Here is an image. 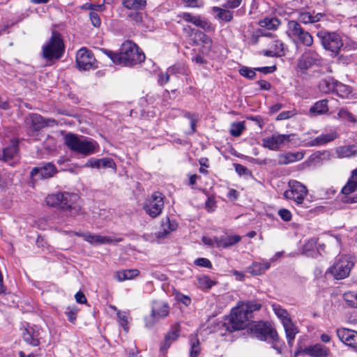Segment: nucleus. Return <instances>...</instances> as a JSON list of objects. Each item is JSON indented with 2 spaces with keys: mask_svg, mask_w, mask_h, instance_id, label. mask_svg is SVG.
Masks as SVG:
<instances>
[{
  "mask_svg": "<svg viewBox=\"0 0 357 357\" xmlns=\"http://www.w3.org/2000/svg\"><path fill=\"white\" fill-rule=\"evenodd\" d=\"M241 238L239 235L221 236L218 241L217 248H227L240 242Z\"/></svg>",
  "mask_w": 357,
  "mask_h": 357,
  "instance_id": "bb28decb",
  "label": "nucleus"
},
{
  "mask_svg": "<svg viewBox=\"0 0 357 357\" xmlns=\"http://www.w3.org/2000/svg\"><path fill=\"white\" fill-rule=\"evenodd\" d=\"M312 14L309 12L301 13L299 15V20L303 24L313 23Z\"/></svg>",
  "mask_w": 357,
  "mask_h": 357,
  "instance_id": "4d7b16f0",
  "label": "nucleus"
},
{
  "mask_svg": "<svg viewBox=\"0 0 357 357\" xmlns=\"http://www.w3.org/2000/svg\"><path fill=\"white\" fill-rule=\"evenodd\" d=\"M249 319L243 310L238 305L232 309L229 316L222 324V327L229 332L242 330L247 326Z\"/></svg>",
  "mask_w": 357,
  "mask_h": 357,
  "instance_id": "423d86ee",
  "label": "nucleus"
},
{
  "mask_svg": "<svg viewBox=\"0 0 357 357\" xmlns=\"http://www.w3.org/2000/svg\"><path fill=\"white\" fill-rule=\"evenodd\" d=\"M308 194L307 188L296 180H290L288 183V189L284 192V197L294 201L296 205L301 206Z\"/></svg>",
  "mask_w": 357,
  "mask_h": 357,
  "instance_id": "0eeeda50",
  "label": "nucleus"
},
{
  "mask_svg": "<svg viewBox=\"0 0 357 357\" xmlns=\"http://www.w3.org/2000/svg\"><path fill=\"white\" fill-rule=\"evenodd\" d=\"M242 1L243 0H225V3L224 6L226 8L234 9L238 8L241 5Z\"/></svg>",
  "mask_w": 357,
  "mask_h": 357,
  "instance_id": "052dcab7",
  "label": "nucleus"
},
{
  "mask_svg": "<svg viewBox=\"0 0 357 357\" xmlns=\"http://www.w3.org/2000/svg\"><path fill=\"white\" fill-rule=\"evenodd\" d=\"M336 334L342 343L357 350V331L347 328H338Z\"/></svg>",
  "mask_w": 357,
  "mask_h": 357,
  "instance_id": "a211bd4d",
  "label": "nucleus"
},
{
  "mask_svg": "<svg viewBox=\"0 0 357 357\" xmlns=\"http://www.w3.org/2000/svg\"><path fill=\"white\" fill-rule=\"evenodd\" d=\"M77 313L78 308L75 305L68 306V307H66L65 311V314L68 317V320L72 324H74L75 322Z\"/></svg>",
  "mask_w": 357,
  "mask_h": 357,
  "instance_id": "49530a36",
  "label": "nucleus"
},
{
  "mask_svg": "<svg viewBox=\"0 0 357 357\" xmlns=\"http://www.w3.org/2000/svg\"><path fill=\"white\" fill-rule=\"evenodd\" d=\"M292 135L278 134L273 135L271 137H266L262 139L264 147L270 150H278L281 145L288 143L291 139Z\"/></svg>",
  "mask_w": 357,
  "mask_h": 357,
  "instance_id": "f3484780",
  "label": "nucleus"
},
{
  "mask_svg": "<svg viewBox=\"0 0 357 357\" xmlns=\"http://www.w3.org/2000/svg\"><path fill=\"white\" fill-rule=\"evenodd\" d=\"M162 230L157 234L158 238H165L171 231L176 229L177 224L174 221H170L169 218H166L162 223Z\"/></svg>",
  "mask_w": 357,
  "mask_h": 357,
  "instance_id": "c756f323",
  "label": "nucleus"
},
{
  "mask_svg": "<svg viewBox=\"0 0 357 357\" xmlns=\"http://www.w3.org/2000/svg\"><path fill=\"white\" fill-rule=\"evenodd\" d=\"M123 241L122 238L112 236L99 235V245L100 244H116Z\"/></svg>",
  "mask_w": 357,
  "mask_h": 357,
  "instance_id": "a18cd8bd",
  "label": "nucleus"
},
{
  "mask_svg": "<svg viewBox=\"0 0 357 357\" xmlns=\"http://www.w3.org/2000/svg\"><path fill=\"white\" fill-rule=\"evenodd\" d=\"M251 332L253 337L260 340H266L270 338L273 342H278L279 340L277 331L269 325L264 323H259L254 326L251 328Z\"/></svg>",
  "mask_w": 357,
  "mask_h": 357,
  "instance_id": "4468645a",
  "label": "nucleus"
},
{
  "mask_svg": "<svg viewBox=\"0 0 357 357\" xmlns=\"http://www.w3.org/2000/svg\"><path fill=\"white\" fill-rule=\"evenodd\" d=\"M303 155L300 153H287L286 154L279 155L278 163L280 165H287L296 161L301 160Z\"/></svg>",
  "mask_w": 357,
  "mask_h": 357,
  "instance_id": "72a5a7b5",
  "label": "nucleus"
},
{
  "mask_svg": "<svg viewBox=\"0 0 357 357\" xmlns=\"http://www.w3.org/2000/svg\"><path fill=\"white\" fill-rule=\"evenodd\" d=\"M338 158H349L357 154L356 145H347L339 146L335 149Z\"/></svg>",
  "mask_w": 357,
  "mask_h": 357,
  "instance_id": "c85d7f7f",
  "label": "nucleus"
},
{
  "mask_svg": "<svg viewBox=\"0 0 357 357\" xmlns=\"http://www.w3.org/2000/svg\"><path fill=\"white\" fill-rule=\"evenodd\" d=\"M138 10L131 12L128 14V17L135 23H140L142 20V15L137 12Z\"/></svg>",
  "mask_w": 357,
  "mask_h": 357,
  "instance_id": "0e129e2a",
  "label": "nucleus"
},
{
  "mask_svg": "<svg viewBox=\"0 0 357 357\" xmlns=\"http://www.w3.org/2000/svg\"><path fill=\"white\" fill-rule=\"evenodd\" d=\"M284 45L279 40H273L270 46V49L264 52V55L270 57H280L284 56Z\"/></svg>",
  "mask_w": 357,
  "mask_h": 357,
  "instance_id": "5701e85b",
  "label": "nucleus"
},
{
  "mask_svg": "<svg viewBox=\"0 0 357 357\" xmlns=\"http://www.w3.org/2000/svg\"><path fill=\"white\" fill-rule=\"evenodd\" d=\"M241 310L250 318L251 314L256 310H260L261 304L257 301H250L238 305Z\"/></svg>",
  "mask_w": 357,
  "mask_h": 357,
  "instance_id": "473e14b6",
  "label": "nucleus"
},
{
  "mask_svg": "<svg viewBox=\"0 0 357 357\" xmlns=\"http://www.w3.org/2000/svg\"><path fill=\"white\" fill-rule=\"evenodd\" d=\"M117 317L119 319V324L123 328L124 331L127 333L128 331V314L126 312H117Z\"/></svg>",
  "mask_w": 357,
  "mask_h": 357,
  "instance_id": "de8ad7c7",
  "label": "nucleus"
},
{
  "mask_svg": "<svg viewBox=\"0 0 357 357\" xmlns=\"http://www.w3.org/2000/svg\"><path fill=\"white\" fill-rule=\"evenodd\" d=\"M294 115V114L291 111H284L278 114V116L276 118V120L280 121L288 119L293 116Z\"/></svg>",
  "mask_w": 357,
  "mask_h": 357,
  "instance_id": "338daca9",
  "label": "nucleus"
},
{
  "mask_svg": "<svg viewBox=\"0 0 357 357\" xmlns=\"http://www.w3.org/2000/svg\"><path fill=\"white\" fill-rule=\"evenodd\" d=\"M26 123L33 130H39L47 126L49 123L39 114H33L26 119Z\"/></svg>",
  "mask_w": 357,
  "mask_h": 357,
  "instance_id": "b1692460",
  "label": "nucleus"
},
{
  "mask_svg": "<svg viewBox=\"0 0 357 357\" xmlns=\"http://www.w3.org/2000/svg\"><path fill=\"white\" fill-rule=\"evenodd\" d=\"M353 266V262L348 256H340L330 268L331 274L337 280L347 277Z\"/></svg>",
  "mask_w": 357,
  "mask_h": 357,
  "instance_id": "9b49d317",
  "label": "nucleus"
},
{
  "mask_svg": "<svg viewBox=\"0 0 357 357\" xmlns=\"http://www.w3.org/2000/svg\"><path fill=\"white\" fill-rule=\"evenodd\" d=\"M286 33L296 45L310 47L313 44L312 35L303 29L296 21L291 20L288 22Z\"/></svg>",
  "mask_w": 357,
  "mask_h": 357,
  "instance_id": "39448f33",
  "label": "nucleus"
},
{
  "mask_svg": "<svg viewBox=\"0 0 357 357\" xmlns=\"http://www.w3.org/2000/svg\"><path fill=\"white\" fill-rule=\"evenodd\" d=\"M169 313V305L164 301L153 302L151 313L145 318V326L148 328H152L160 319L166 318Z\"/></svg>",
  "mask_w": 357,
  "mask_h": 357,
  "instance_id": "1a4fd4ad",
  "label": "nucleus"
},
{
  "mask_svg": "<svg viewBox=\"0 0 357 357\" xmlns=\"http://www.w3.org/2000/svg\"><path fill=\"white\" fill-rule=\"evenodd\" d=\"M278 215L280 217V218L285 222H289L292 218L291 211L286 208L280 209L278 211Z\"/></svg>",
  "mask_w": 357,
  "mask_h": 357,
  "instance_id": "13d9d810",
  "label": "nucleus"
},
{
  "mask_svg": "<svg viewBox=\"0 0 357 357\" xmlns=\"http://www.w3.org/2000/svg\"><path fill=\"white\" fill-rule=\"evenodd\" d=\"M64 144L72 151L85 156L96 153L99 151V145L93 139L70 132L65 135Z\"/></svg>",
  "mask_w": 357,
  "mask_h": 357,
  "instance_id": "7ed1b4c3",
  "label": "nucleus"
},
{
  "mask_svg": "<svg viewBox=\"0 0 357 357\" xmlns=\"http://www.w3.org/2000/svg\"><path fill=\"white\" fill-rule=\"evenodd\" d=\"M195 264L202 267L211 268V263L206 258H198L195 260Z\"/></svg>",
  "mask_w": 357,
  "mask_h": 357,
  "instance_id": "680f3d73",
  "label": "nucleus"
},
{
  "mask_svg": "<svg viewBox=\"0 0 357 357\" xmlns=\"http://www.w3.org/2000/svg\"><path fill=\"white\" fill-rule=\"evenodd\" d=\"M146 0H122V5L128 10H139L146 6Z\"/></svg>",
  "mask_w": 357,
  "mask_h": 357,
  "instance_id": "f704fd0d",
  "label": "nucleus"
},
{
  "mask_svg": "<svg viewBox=\"0 0 357 357\" xmlns=\"http://www.w3.org/2000/svg\"><path fill=\"white\" fill-rule=\"evenodd\" d=\"M47 206L60 209L67 215L76 218L84 215V212L79 203V196L67 192L52 193L45 197Z\"/></svg>",
  "mask_w": 357,
  "mask_h": 357,
  "instance_id": "f257e3e1",
  "label": "nucleus"
},
{
  "mask_svg": "<svg viewBox=\"0 0 357 357\" xmlns=\"http://www.w3.org/2000/svg\"><path fill=\"white\" fill-rule=\"evenodd\" d=\"M270 267V261L262 260L259 262H253L252 265L248 268V271L252 275H260L264 273Z\"/></svg>",
  "mask_w": 357,
  "mask_h": 357,
  "instance_id": "393cba45",
  "label": "nucleus"
},
{
  "mask_svg": "<svg viewBox=\"0 0 357 357\" xmlns=\"http://www.w3.org/2000/svg\"><path fill=\"white\" fill-rule=\"evenodd\" d=\"M197 36L199 37V40L202 44L201 52L204 54H208L210 52L213 45L211 38L201 31L198 32Z\"/></svg>",
  "mask_w": 357,
  "mask_h": 357,
  "instance_id": "e433bc0d",
  "label": "nucleus"
},
{
  "mask_svg": "<svg viewBox=\"0 0 357 357\" xmlns=\"http://www.w3.org/2000/svg\"><path fill=\"white\" fill-rule=\"evenodd\" d=\"M245 128L243 122L234 123L231 126L229 132L234 137H239Z\"/></svg>",
  "mask_w": 357,
  "mask_h": 357,
  "instance_id": "c03bdc74",
  "label": "nucleus"
},
{
  "mask_svg": "<svg viewBox=\"0 0 357 357\" xmlns=\"http://www.w3.org/2000/svg\"><path fill=\"white\" fill-rule=\"evenodd\" d=\"M271 307L275 314L280 320L282 324L291 319L288 312L285 309L282 308L280 305L274 303Z\"/></svg>",
  "mask_w": 357,
  "mask_h": 357,
  "instance_id": "58836bf2",
  "label": "nucleus"
},
{
  "mask_svg": "<svg viewBox=\"0 0 357 357\" xmlns=\"http://www.w3.org/2000/svg\"><path fill=\"white\" fill-rule=\"evenodd\" d=\"M333 92L336 93L339 96L344 98L350 94L351 90L349 86L337 81Z\"/></svg>",
  "mask_w": 357,
  "mask_h": 357,
  "instance_id": "79ce46f5",
  "label": "nucleus"
},
{
  "mask_svg": "<svg viewBox=\"0 0 357 357\" xmlns=\"http://www.w3.org/2000/svg\"><path fill=\"white\" fill-rule=\"evenodd\" d=\"M179 20L178 23H181V20L186 22L191 23L195 26L202 29L208 32H213L215 31V26L210 22L207 19L202 17L199 15H193L190 13L183 12L177 15Z\"/></svg>",
  "mask_w": 357,
  "mask_h": 357,
  "instance_id": "9d476101",
  "label": "nucleus"
},
{
  "mask_svg": "<svg viewBox=\"0 0 357 357\" xmlns=\"http://www.w3.org/2000/svg\"><path fill=\"white\" fill-rule=\"evenodd\" d=\"M263 23L264 26L268 29H276L280 24V21L275 17L266 18Z\"/></svg>",
  "mask_w": 357,
  "mask_h": 357,
  "instance_id": "09e8293b",
  "label": "nucleus"
},
{
  "mask_svg": "<svg viewBox=\"0 0 357 357\" xmlns=\"http://www.w3.org/2000/svg\"><path fill=\"white\" fill-rule=\"evenodd\" d=\"M87 167L99 169L100 167L115 169L116 165L111 158H103L100 159L91 158L85 165Z\"/></svg>",
  "mask_w": 357,
  "mask_h": 357,
  "instance_id": "412c9836",
  "label": "nucleus"
},
{
  "mask_svg": "<svg viewBox=\"0 0 357 357\" xmlns=\"http://www.w3.org/2000/svg\"><path fill=\"white\" fill-rule=\"evenodd\" d=\"M337 118L342 120H347L348 121H354V118L352 114L346 109L342 108L337 113Z\"/></svg>",
  "mask_w": 357,
  "mask_h": 357,
  "instance_id": "603ef678",
  "label": "nucleus"
},
{
  "mask_svg": "<svg viewBox=\"0 0 357 357\" xmlns=\"http://www.w3.org/2000/svg\"><path fill=\"white\" fill-rule=\"evenodd\" d=\"M343 298L349 306L357 308V291H348L343 294Z\"/></svg>",
  "mask_w": 357,
  "mask_h": 357,
  "instance_id": "a19ab883",
  "label": "nucleus"
},
{
  "mask_svg": "<svg viewBox=\"0 0 357 357\" xmlns=\"http://www.w3.org/2000/svg\"><path fill=\"white\" fill-rule=\"evenodd\" d=\"M82 238L91 245H99V234H92L86 232L84 235H82Z\"/></svg>",
  "mask_w": 357,
  "mask_h": 357,
  "instance_id": "3c124183",
  "label": "nucleus"
},
{
  "mask_svg": "<svg viewBox=\"0 0 357 357\" xmlns=\"http://www.w3.org/2000/svg\"><path fill=\"white\" fill-rule=\"evenodd\" d=\"M183 2L186 3L188 7L191 8H202L204 3L202 0H181Z\"/></svg>",
  "mask_w": 357,
  "mask_h": 357,
  "instance_id": "bf43d9fd",
  "label": "nucleus"
},
{
  "mask_svg": "<svg viewBox=\"0 0 357 357\" xmlns=\"http://www.w3.org/2000/svg\"><path fill=\"white\" fill-rule=\"evenodd\" d=\"M336 82L332 77L323 79L319 84V89L321 91L326 93L333 92Z\"/></svg>",
  "mask_w": 357,
  "mask_h": 357,
  "instance_id": "c9c22d12",
  "label": "nucleus"
},
{
  "mask_svg": "<svg viewBox=\"0 0 357 357\" xmlns=\"http://www.w3.org/2000/svg\"><path fill=\"white\" fill-rule=\"evenodd\" d=\"M357 190V168L351 172V177L347 184L342 188V192L349 195Z\"/></svg>",
  "mask_w": 357,
  "mask_h": 357,
  "instance_id": "cd10ccee",
  "label": "nucleus"
},
{
  "mask_svg": "<svg viewBox=\"0 0 357 357\" xmlns=\"http://www.w3.org/2000/svg\"><path fill=\"white\" fill-rule=\"evenodd\" d=\"M317 238H312L305 241L302 247L301 253L307 256H312V253L316 248Z\"/></svg>",
  "mask_w": 357,
  "mask_h": 357,
  "instance_id": "ea45409f",
  "label": "nucleus"
},
{
  "mask_svg": "<svg viewBox=\"0 0 357 357\" xmlns=\"http://www.w3.org/2000/svg\"><path fill=\"white\" fill-rule=\"evenodd\" d=\"M65 45L63 38L59 33L53 31L51 37L42 47L43 58L47 61L58 60L63 54Z\"/></svg>",
  "mask_w": 357,
  "mask_h": 357,
  "instance_id": "20e7f679",
  "label": "nucleus"
},
{
  "mask_svg": "<svg viewBox=\"0 0 357 357\" xmlns=\"http://www.w3.org/2000/svg\"><path fill=\"white\" fill-rule=\"evenodd\" d=\"M317 36L326 50L331 52L334 56L338 54L343 46V42L339 34L335 32L321 31L317 33Z\"/></svg>",
  "mask_w": 357,
  "mask_h": 357,
  "instance_id": "6e6552de",
  "label": "nucleus"
},
{
  "mask_svg": "<svg viewBox=\"0 0 357 357\" xmlns=\"http://www.w3.org/2000/svg\"><path fill=\"white\" fill-rule=\"evenodd\" d=\"M18 157V141L13 139L11 140V144L3 149L0 152V160L9 162L10 160H15Z\"/></svg>",
  "mask_w": 357,
  "mask_h": 357,
  "instance_id": "6ab92c4d",
  "label": "nucleus"
},
{
  "mask_svg": "<svg viewBox=\"0 0 357 357\" xmlns=\"http://www.w3.org/2000/svg\"><path fill=\"white\" fill-rule=\"evenodd\" d=\"M169 79V73H160L158 75V82L160 84L163 85L168 82Z\"/></svg>",
  "mask_w": 357,
  "mask_h": 357,
  "instance_id": "774afa93",
  "label": "nucleus"
},
{
  "mask_svg": "<svg viewBox=\"0 0 357 357\" xmlns=\"http://www.w3.org/2000/svg\"><path fill=\"white\" fill-rule=\"evenodd\" d=\"M303 352L311 357H328L330 355V349L321 344L307 347Z\"/></svg>",
  "mask_w": 357,
  "mask_h": 357,
  "instance_id": "aec40b11",
  "label": "nucleus"
},
{
  "mask_svg": "<svg viewBox=\"0 0 357 357\" xmlns=\"http://www.w3.org/2000/svg\"><path fill=\"white\" fill-rule=\"evenodd\" d=\"M76 63L80 70H89L97 68L93 54L86 47H82L77 51Z\"/></svg>",
  "mask_w": 357,
  "mask_h": 357,
  "instance_id": "ddd939ff",
  "label": "nucleus"
},
{
  "mask_svg": "<svg viewBox=\"0 0 357 357\" xmlns=\"http://www.w3.org/2000/svg\"><path fill=\"white\" fill-rule=\"evenodd\" d=\"M23 338L28 344L38 346L40 343L37 332L33 328H25L23 332Z\"/></svg>",
  "mask_w": 357,
  "mask_h": 357,
  "instance_id": "2f4dec72",
  "label": "nucleus"
},
{
  "mask_svg": "<svg viewBox=\"0 0 357 357\" xmlns=\"http://www.w3.org/2000/svg\"><path fill=\"white\" fill-rule=\"evenodd\" d=\"M284 327L286 338L287 340L288 345L291 347L296 337V335L298 333V329L293 323L291 319L282 323Z\"/></svg>",
  "mask_w": 357,
  "mask_h": 357,
  "instance_id": "4be33fe9",
  "label": "nucleus"
},
{
  "mask_svg": "<svg viewBox=\"0 0 357 357\" xmlns=\"http://www.w3.org/2000/svg\"><path fill=\"white\" fill-rule=\"evenodd\" d=\"M139 271L137 269H128L117 271L115 274V278L119 282H123L127 280H132L139 275Z\"/></svg>",
  "mask_w": 357,
  "mask_h": 357,
  "instance_id": "7c9ffc66",
  "label": "nucleus"
},
{
  "mask_svg": "<svg viewBox=\"0 0 357 357\" xmlns=\"http://www.w3.org/2000/svg\"><path fill=\"white\" fill-rule=\"evenodd\" d=\"M320 56L314 51L307 50L298 58L297 68L301 70H306L319 63Z\"/></svg>",
  "mask_w": 357,
  "mask_h": 357,
  "instance_id": "dca6fc26",
  "label": "nucleus"
},
{
  "mask_svg": "<svg viewBox=\"0 0 357 357\" xmlns=\"http://www.w3.org/2000/svg\"><path fill=\"white\" fill-rule=\"evenodd\" d=\"M90 19H91V21L93 24V25L96 27H98L100 26V24H101V21H100V19L98 16V15L92 11L90 13Z\"/></svg>",
  "mask_w": 357,
  "mask_h": 357,
  "instance_id": "69168bd1",
  "label": "nucleus"
},
{
  "mask_svg": "<svg viewBox=\"0 0 357 357\" xmlns=\"http://www.w3.org/2000/svg\"><path fill=\"white\" fill-rule=\"evenodd\" d=\"M337 137V134L335 131H331L328 133L321 134L313 140L311 141V146H321L327 144L328 142H332Z\"/></svg>",
  "mask_w": 357,
  "mask_h": 357,
  "instance_id": "a878e982",
  "label": "nucleus"
},
{
  "mask_svg": "<svg viewBox=\"0 0 357 357\" xmlns=\"http://www.w3.org/2000/svg\"><path fill=\"white\" fill-rule=\"evenodd\" d=\"M239 74L249 79H253L256 77L255 70L246 66H243L239 69Z\"/></svg>",
  "mask_w": 357,
  "mask_h": 357,
  "instance_id": "8fccbe9b",
  "label": "nucleus"
},
{
  "mask_svg": "<svg viewBox=\"0 0 357 357\" xmlns=\"http://www.w3.org/2000/svg\"><path fill=\"white\" fill-rule=\"evenodd\" d=\"M219 240V238L217 237H209V236H203L202 241L205 245H208L210 246H215L217 247V243Z\"/></svg>",
  "mask_w": 357,
  "mask_h": 357,
  "instance_id": "e2e57ef3",
  "label": "nucleus"
},
{
  "mask_svg": "<svg viewBox=\"0 0 357 357\" xmlns=\"http://www.w3.org/2000/svg\"><path fill=\"white\" fill-rule=\"evenodd\" d=\"M327 102V100H321L317 101L310 109V112L316 115H320L326 113L328 110Z\"/></svg>",
  "mask_w": 357,
  "mask_h": 357,
  "instance_id": "4c0bfd02",
  "label": "nucleus"
},
{
  "mask_svg": "<svg viewBox=\"0 0 357 357\" xmlns=\"http://www.w3.org/2000/svg\"><path fill=\"white\" fill-rule=\"evenodd\" d=\"M56 173V168L52 163L48 162L33 167L31 172V178L34 181L52 177Z\"/></svg>",
  "mask_w": 357,
  "mask_h": 357,
  "instance_id": "2eb2a0df",
  "label": "nucleus"
},
{
  "mask_svg": "<svg viewBox=\"0 0 357 357\" xmlns=\"http://www.w3.org/2000/svg\"><path fill=\"white\" fill-rule=\"evenodd\" d=\"M200 342L199 340L196 337H193L190 339V357H198L200 354Z\"/></svg>",
  "mask_w": 357,
  "mask_h": 357,
  "instance_id": "37998d69",
  "label": "nucleus"
},
{
  "mask_svg": "<svg viewBox=\"0 0 357 357\" xmlns=\"http://www.w3.org/2000/svg\"><path fill=\"white\" fill-rule=\"evenodd\" d=\"M101 51L116 65L132 66L142 63L145 59L144 54L135 43L130 40H127L122 44L119 53L106 49H102Z\"/></svg>",
  "mask_w": 357,
  "mask_h": 357,
  "instance_id": "f03ea898",
  "label": "nucleus"
},
{
  "mask_svg": "<svg viewBox=\"0 0 357 357\" xmlns=\"http://www.w3.org/2000/svg\"><path fill=\"white\" fill-rule=\"evenodd\" d=\"M219 20L230 22L233 19V13L227 9H224L218 16Z\"/></svg>",
  "mask_w": 357,
  "mask_h": 357,
  "instance_id": "5fc2aeb1",
  "label": "nucleus"
},
{
  "mask_svg": "<svg viewBox=\"0 0 357 357\" xmlns=\"http://www.w3.org/2000/svg\"><path fill=\"white\" fill-rule=\"evenodd\" d=\"M198 281L202 288L210 289L214 284V282L206 276L199 278Z\"/></svg>",
  "mask_w": 357,
  "mask_h": 357,
  "instance_id": "6e6d98bb",
  "label": "nucleus"
},
{
  "mask_svg": "<svg viewBox=\"0 0 357 357\" xmlns=\"http://www.w3.org/2000/svg\"><path fill=\"white\" fill-rule=\"evenodd\" d=\"M185 72V67L183 64L179 63L171 66L168 69V73L171 74H183Z\"/></svg>",
  "mask_w": 357,
  "mask_h": 357,
  "instance_id": "864d4df0",
  "label": "nucleus"
},
{
  "mask_svg": "<svg viewBox=\"0 0 357 357\" xmlns=\"http://www.w3.org/2000/svg\"><path fill=\"white\" fill-rule=\"evenodd\" d=\"M163 196L160 192H154L144 204L143 208L146 213L152 218L159 215L163 209Z\"/></svg>",
  "mask_w": 357,
  "mask_h": 357,
  "instance_id": "f8f14e48",
  "label": "nucleus"
}]
</instances>
